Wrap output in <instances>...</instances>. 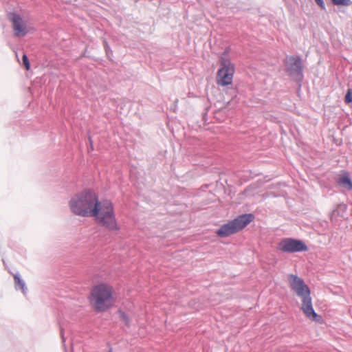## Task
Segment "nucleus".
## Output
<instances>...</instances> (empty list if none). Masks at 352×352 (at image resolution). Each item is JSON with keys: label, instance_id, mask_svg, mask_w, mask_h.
<instances>
[{"label": "nucleus", "instance_id": "1", "mask_svg": "<svg viewBox=\"0 0 352 352\" xmlns=\"http://www.w3.org/2000/svg\"><path fill=\"white\" fill-rule=\"evenodd\" d=\"M69 206L76 215L94 217L99 224L111 231L120 230L112 202L108 199L100 201L94 190L84 189L74 194L69 201Z\"/></svg>", "mask_w": 352, "mask_h": 352}, {"label": "nucleus", "instance_id": "2", "mask_svg": "<svg viewBox=\"0 0 352 352\" xmlns=\"http://www.w3.org/2000/svg\"><path fill=\"white\" fill-rule=\"evenodd\" d=\"M288 280L291 289L297 296L302 298L301 309L305 316L309 318H311L314 321H318L320 316L315 312L313 308L309 287L301 278L294 274H289Z\"/></svg>", "mask_w": 352, "mask_h": 352}, {"label": "nucleus", "instance_id": "3", "mask_svg": "<svg viewBox=\"0 0 352 352\" xmlns=\"http://www.w3.org/2000/svg\"><path fill=\"white\" fill-rule=\"evenodd\" d=\"M90 301L97 311H105L113 304L112 288L104 284L95 286L91 292Z\"/></svg>", "mask_w": 352, "mask_h": 352}, {"label": "nucleus", "instance_id": "4", "mask_svg": "<svg viewBox=\"0 0 352 352\" xmlns=\"http://www.w3.org/2000/svg\"><path fill=\"white\" fill-rule=\"evenodd\" d=\"M229 52V49H226L219 58L220 68L217 74V83L222 87L232 84L235 72V67L231 62Z\"/></svg>", "mask_w": 352, "mask_h": 352}, {"label": "nucleus", "instance_id": "5", "mask_svg": "<svg viewBox=\"0 0 352 352\" xmlns=\"http://www.w3.org/2000/svg\"><path fill=\"white\" fill-rule=\"evenodd\" d=\"M304 65L302 58L298 56L287 57L285 60V71L295 81L299 82L303 79Z\"/></svg>", "mask_w": 352, "mask_h": 352}, {"label": "nucleus", "instance_id": "6", "mask_svg": "<svg viewBox=\"0 0 352 352\" xmlns=\"http://www.w3.org/2000/svg\"><path fill=\"white\" fill-rule=\"evenodd\" d=\"M278 248L280 251L287 253L305 252L308 249L303 241L293 238L282 239L278 243Z\"/></svg>", "mask_w": 352, "mask_h": 352}, {"label": "nucleus", "instance_id": "7", "mask_svg": "<svg viewBox=\"0 0 352 352\" xmlns=\"http://www.w3.org/2000/svg\"><path fill=\"white\" fill-rule=\"evenodd\" d=\"M8 18L12 23V28L16 36H25L28 33V28L19 14L15 12H9Z\"/></svg>", "mask_w": 352, "mask_h": 352}, {"label": "nucleus", "instance_id": "8", "mask_svg": "<svg viewBox=\"0 0 352 352\" xmlns=\"http://www.w3.org/2000/svg\"><path fill=\"white\" fill-rule=\"evenodd\" d=\"M254 219V216L251 214H243L238 216L234 219L232 220V224H234L236 232H239L245 228L250 222Z\"/></svg>", "mask_w": 352, "mask_h": 352}, {"label": "nucleus", "instance_id": "9", "mask_svg": "<svg viewBox=\"0 0 352 352\" xmlns=\"http://www.w3.org/2000/svg\"><path fill=\"white\" fill-rule=\"evenodd\" d=\"M236 232L235 227L234 224H232V221H230L228 223L222 225L220 228L217 230L216 234L218 236L224 238Z\"/></svg>", "mask_w": 352, "mask_h": 352}, {"label": "nucleus", "instance_id": "10", "mask_svg": "<svg viewBox=\"0 0 352 352\" xmlns=\"http://www.w3.org/2000/svg\"><path fill=\"white\" fill-rule=\"evenodd\" d=\"M336 182L338 185L348 190H352V180L350 178L349 173L346 171L343 172V173L337 178Z\"/></svg>", "mask_w": 352, "mask_h": 352}, {"label": "nucleus", "instance_id": "11", "mask_svg": "<svg viewBox=\"0 0 352 352\" xmlns=\"http://www.w3.org/2000/svg\"><path fill=\"white\" fill-rule=\"evenodd\" d=\"M14 280L16 289H21L23 294L25 295L28 293V288L19 273L14 274Z\"/></svg>", "mask_w": 352, "mask_h": 352}, {"label": "nucleus", "instance_id": "12", "mask_svg": "<svg viewBox=\"0 0 352 352\" xmlns=\"http://www.w3.org/2000/svg\"><path fill=\"white\" fill-rule=\"evenodd\" d=\"M120 320L124 323L126 327L130 326V320L128 316L122 311H118Z\"/></svg>", "mask_w": 352, "mask_h": 352}, {"label": "nucleus", "instance_id": "13", "mask_svg": "<svg viewBox=\"0 0 352 352\" xmlns=\"http://www.w3.org/2000/svg\"><path fill=\"white\" fill-rule=\"evenodd\" d=\"M336 6H349L352 4L351 0H331Z\"/></svg>", "mask_w": 352, "mask_h": 352}, {"label": "nucleus", "instance_id": "14", "mask_svg": "<svg viewBox=\"0 0 352 352\" xmlns=\"http://www.w3.org/2000/svg\"><path fill=\"white\" fill-rule=\"evenodd\" d=\"M344 101L346 104H349L352 102V91L349 89L344 98Z\"/></svg>", "mask_w": 352, "mask_h": 352}, {"label": "nucleus", "instance_id": "15", "mask_svg": "<svg viewBox=\"0 0 352 352\" xmlns=\"http://www.w3.org/2000/svg\"><path fill=\"white\" fill-rule=\"evenodd\" d=\"M22 60H23V63L24 66L25 67L26 69H29L30 67V65L28 58L25 54H23Z\"/></svg>", "mask_w": 352, "mask_h": 352}, {"label": "nucleus", "instance_id": "16", "mask_svg": "<svg viewBox=\"0 0 352 352\" xmlns=\"http://www.w3.org/2000/svg\"><path fill=\"white\" fill-rule=\"evenodd\" d=\"M316 3L320 6L322 10L325 9V5L323 0H315Z\"/></svg>", "mask_w": 352, "mask_h": 352}, {"label": "nucleus", "instance_id": "17", "mask_svg": "<svg viewBox=\"0 0 352 352\" xmlns=\"http://www.w3.org/2000/svg\"><path fill=\"white\" fill-rule=\"evenodd\" d=\"M89 140L90 144H91V149H93V146H92V142H91V138H89Z\"/></svg>", "mask_w": 352, "mask_h": 352}, {"label": "nucleus", "instance_id": "18", "mask_svg": "<svg viewBox=\"0 0 352 352\" xmlns=\"http://www.w3.org/2000/svg\"><path fill=\"white\" fill-rule=\"evenodd\" d=\"M62 339H63V342H65V338H64V336L62 335Z\"/></svg>", "mask_w": 352, "mask_h": 352}, {"label": "nucleus", "instance_id": "19", "mask_svg": "<svg viewBox=\"0 0 352 352\" xmlns=\"http://www.w3.org/2000/svg\"><path fill=\"white\" fill-rule=\"evenodd\" d=\"M109 352H111V350H109Z\"/></svg>", "mask_w": 352, "mask_h": 352}]
</instances>
